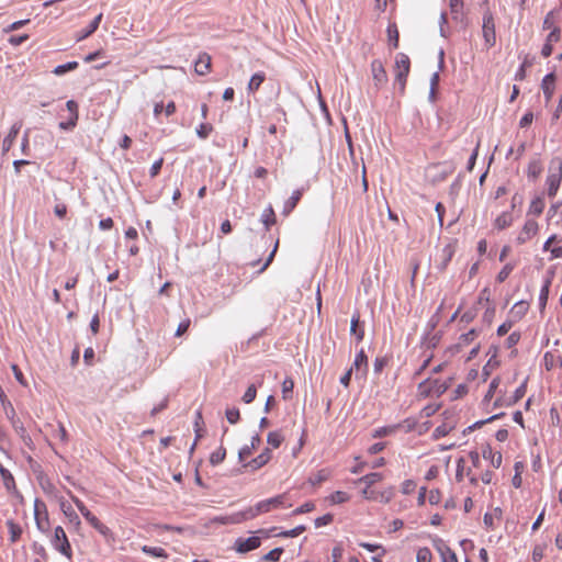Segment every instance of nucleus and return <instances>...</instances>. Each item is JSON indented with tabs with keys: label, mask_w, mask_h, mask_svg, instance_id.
I'll return each instance as SVG.
<instances>
[{
	"label": "nucleus",
	"mask_w": 562,
	"mask_h": 562,
	"mask_svg": "<svg viewBox=\"0 0 562 562\" xmlns=\"http://www.w3.org/2000/svg\"><path fill=\"white\" fill-rule=\"evenodd\" d=\"M285 494H280L274 497L263 499L258 502L255 506L248 507L245 509L246 517L249 519H252L257 517L260 514L269 513L273 509L284 507L285 506Z\"/></svg>",
	"instance_id": "obj_1"
},
{
	"label": "nucleus",
	"mask_w": 562,
	"mask_h": 562,
	"mask_svg": "<svg viewBox=\"0 0 562 562\" xmlns=\"http://www.w3.org/2000/svg\"><path fill=\"white\" fill-rule=\"evenodd\" d=\"M447 387L446 382L428 378L418 384L417 396L420 398L439 397L446 392Z\"/></svg>",
	"instance_id": "obj_2"
},
{
	"label": "nucleus",
	"mask_w": 562,
	"mask_h": 562,
	"mask_svg": "<svg viewBox=\"0 0 562 562\" xmlns=\"http://www.w3.org/2000/svg\"><path fill=\"white\" fill-rule=\"evenodd\" d=\"M53 548L63 554L68 560L72 558V550L68 537L61 526H57L54 529V535L50 540Z\"/></svg>",
	"instance_id": "obj_3"
},
{
	"label": "nucleus",
	"mask_w": 562,
	"mask_h": 562,
	"mask_svg": "<svg viewBox=\"0 0 562 562\" xmlns=\"http://www.w3.org/2000/svg\"><path fill=\"white\" fill-rule=\"evenodd\" d=\"M34 519L38 531L47 533L50 527L46 504L40 498L34 501Z\"/></svg>",
	"instance_id": "obj_4"
},
{
	"label": "nucleus",
	"mask_w": 562,
	"mask_h": 562,
	"mask_svg": "<svg viewBox=\"0 0 562 562\" xmlns=\"http://www.w3.org/2000/svg\"><path fill=\"white\" fill-rule=\"evenodd\" d=\"M482 34L484 43L487 48H491L496 43L495 22L492 12L486 11L483 14Z\"/></svg>",
	"instance_id": "obj_5"
},
{
	"label": "nucleus",
	"mask_w": 562,
	"mask_h": 562,
	"mask_svg": "<svg viewBox=\"0 0 562 562\" xmlns=\"http://www.w3.org/2000/svg\"><path fill=\"white\" fill-rule=\"evenodd\" d=\"M361 495L364 499L375 501L380 503H389L394 496V487L389 486L382 491H375L371 488H363Z\"/></svg>",
	"instance_id": "obj_6"
},
{
	"label": "nucleus",
	"mask_w": 562,
	"mask_h": 562,
	"mask_svg": "<svg viewBox=\"0 0 562 562\" xmlns=\"http://www.w3.org/2000/svg\"><path fill=\"white\" fill-rule=\"evenodd\" d=\"M396 74L395 79L400 82L401 87L404 88L406 77L409 72V58L405 54H397L395 58Z\"/></svg>",
	"instance_id": "obj_7"
},
{
	"label": "nucleus",
	"mask_w": 562,
	"mask_h": 562,
	"mask_svg": "<svg viewBox=\"0 0 562 562\" xmlns=\"http://www.w3.org/2000/svg\"><path fill=\"white\" fill-rule=\"evenodd\" d=\"M526 393V381H524L512 395L498 396L494 402V407L510 406L524 397Z\"/></svg>",
	"instance_id": "obj_8"
},
{
	"label": "nucleus",
	"mask_w": 562,
	"mask_h": 562,
	"mask_svg": "<svg viewBox=\"0 0 562 562\" xmlns=\"http://www.w3.org/2000/svg\"><path fill=\"white\" fill-rule=\"evenodd\" d=\"M371 76L374 86L379 89L387 82V75L381 60L374 59L371 63Z\"/></svg>",
	"instance_id": "obj_9"
},
{
	"label": "nucleus",
	"mask_w": 562,
	"mask_h": 562,
	"mask_svg": "<svg viewBox=\"0 0 562 562\" xmlns=\"http://www.w3.org/2000/svg\"><path fill=\"white\" fill-rule=\"evenodd\" d=\"M562 180V165L558 164V167L554 171L550 170V173L547 177L548 184V194L549 196H554L560 187Z\"/></svg>",
	"instance_id": "obj_10"
},
{
	"label": "nucleus",
	"mask_w": 562,
	"mask_h": 562,
	"mask_svg": "<svg viewBox=\"0 0 562 562\" xmlns=\"http://www.w3.org/2000/svg\"><path fill=\"white\" fill-rule=\"evenodd\" d=\"M66 108L69 111V120L59 123V128L70 131L77 125L78 121V104L74 100H69L66 103Z\"/></svg>",
	"instance_id": "obj_11"
},
{
	"label": "nucleus",
	"mask_w": 562,
	"mask_h": 562,
	"mask_svg": "<svg viewBox=\"0 0 562 562\" xmlns=\"http://www.w3.org/2000/svg\"><path fill=\"white\" fill-rule=\"evenodd\" d=\"M539 229L538 223L533 220H527L524 227L521 228L518 237V244H525L537 235Z\"/></svg>",
	"instance_id": "obj_12"
},
{
	"label": "nucleus",
	"mask_w": 562,
	"mask_h": 562,
	"mask_svg": "<svg viewBox=\"0 0 562 562\" xmlns=\"http://www.w3.org/2000/svg\"><path fill=\"white\" fill-rule=\"evenodd\" d=\"M261 541L259 537L252 536L249 538H238L235 541V549L237 552L246 553L259 548Z\"/></svg>",
	"instance_id": "obj_13"
},
{
	"label": "nucleus",
	"mask_w": 562,
	"mask_h": 562,
	"mask_svg": "<svg viewBox=\"0 0 562 562\" xmlns=\"http://www.w3.org/2000/svg\"><path fill=\"white\" fill-rule=\"evenodd\" d=\"M434 546L440 554L441 562H458L456 553L441 539H436Z\"/></svg>",
	"instance_id": "obj_14"
},
{
	"label": "nucleus",
	"mask_w": 562,
	"mask_h": 562,
	"mask_svg": "<svg viewBox=\"0 0 562 562\" xmlns=\"http://www.w3.org/2000/svg\"><path fill=\"white\" fill-rule=\"evenodd\" d=\"M246 520H248V517H246L245 509L237 512V513H233L231 515L218 516V517L213 518L214 522H217L221 525H237V524H241Z\"/></svg>",
	"instance_id": "obj_15"
},
{
	"label": "nucleus",
	"mask_w": 562,
	"mask_h": 562,
	"mask_svg": "<svg viewBox=\"0 0 562 562\" xmlns=\"http://www.w3.org/2000/svg\"><path fill=\"white\" fill-rule=\"evenodd\" d=\"M81 515L102 536L108 537L111 535L110 529L104 524H102L88 508L82 510Z\"/></svg>",
	"instance_id": "obj_16"
},
{
	"label": "nucleus",
	"mask_w": 562,
	"mask_h": 562,
	"mask_svg": "<svg viewBox=\"0 0 562 562\" xmlns=\"http://www.w3.org/2000/svg\"><path fill=\"white\" fill-rule=\"evenodd\" d=\"M21 127H22L21 122H16L11 126L9 134L4 137V139L2 142L1 149H2L3 154H7L12 148L13 143H14Z\"/></svg>",
	"instance_id": "obj_17"
},
{
	"label": "nucleus",
	"mask_w": 562,
	"mask_h": 562,
	"mask_svg": "<svg viewBox=\"0 0 562 562\" xmlns=\"http://www.w3.org/2000/svg\"><path fill=\"white\" fill-rule=\"evenodd\" d=\"M211 69V56L206 53L199 55L194 64V70L198 75H206Z\"/></svg>",
	"instance_id": "obj_18"
},
{
	"label": "nucleus",
	"mask_w": 562,
	"mask_h": 562,
	"mask_svg": "<svg viewBox=\"0 0 562 562\" xmlns=\"http://www.w3.org/2000/svg\"><path fill=\"white\" fill-rule=\"evenodd\" d=\"M554 83H555V77L553 74H548L542 79L541 88H542V91H543L547 102H549L553 95Z\"/></svg>",
	"instance_id": "obj_19"
},
{
	"label": "nucleus",
	"mask_w": 562,
	"mask_h": 562,
	"mask_svg": "<svg viewBox=\"0 0 562 562\" xmlns=\"http://www.w3.org/2000/svg\"><path fill=\"white\" fill-rule=\"evenodd\" d=\"M60 509L64 513V515L68 518L69 522L75 525L76 527H79L81 521L79 519V516L76 514L74 508L69 503H67L65 499H61L59 502Z\"/></svg>",
	"instance_id": "obj_20"
},
{
	"label": "nucleus",
	"mask_w": 562,
	"mask_h": 562,
	"mask_svg": "<svg viewBox=\"0 0 562 562\" xmlns=\"http://www.w3.org/2000/svg\"><path fill=\"white\" fill-rule=\"evenodd\" d=\"M271 459V452L269 449H265L259 456L248 462L245 467L251 468V470H258L269 462Z\"/></svg>",
	"instance_id": "obj_21"
},
{
	"label": "nucleus",
	"mask_w": 562,
	"mask_h": 562,
	"mask_svg": "<svg viewBox=\"0 0 562 562\" xmlns=\"http://www.w3.org/2000/svg\"><path fill=\"white\" fill-rule=\"evenodd\" d=\"M261 442L260 436L257 434L251 437L250 445H246L240 448L238 457L240 460L247 459L251 456L252 451L259 447Z\"/></svg>",
	"instance_id": "obj_22"
},
{
	"label": "nucleus",
	"mask_w": 562,
	"mask_h": 562,
	"mask_svg": "<svg viewBox=\"0 0 562 562\" xmlns=\"http://www.w3.org/2000/svg\"><path fill=\"white\" fill-rule=\"evenodd\" d=\"M513 221L512 212L505 211L494 220L493 226L498 231H503L509 227L513 224Z\"/></svg>",
	"instance_id": "obj_23"
},
{
	"label": "nucleus",
	"mask_w": 562,
	"mask_h": 562,
	"mask_svg": "<svg viewBox=\"0 0 562 562\" xmlns=\"http://www.w3.org/2000/svg\"><path fill=\"white\" fill-rule=\"evenodd\" d=\"M303 191L297 189L292 192V195L284 202L283 205V214L289 215L299 203L300 199L302 198Z\"/></svg>",
	"instance_id": "obj_24"
},
{
	"label": "nucleus",
	"mask_w": 562,
	"mask_h": 562,
	"mask_svg": "<svg viewBox=\"0 0 562 562\" xmlns=\"http://www.w3.org/2000/svg\"><path fill=\"white\" fill-rule=\"evenodd\" d=\"M383 480L382 473L372 472L361 476L357 483H361L364 485V488H371L374 484L381 482Z\"/></svg>",
	"instance_id": "obj_25"
},
{
	"label": "nucleus",
	"mask_w": 562,
	"mask_h": 562,
	"mask_svg": "<svg viewBox=\"0 0 562 562\" xmlns=\"http://www.w3.org/2000/svg\"><path fill=\"white\" fill-rule=\"evenodd\" d=\"M552 279L550 277L546 278L543 281V284L541 286L540 293H539V307L541 311L546 308L548 297H549V291L551 286Z\"/></svg>",
	"instance_id": "obj_26"
},
{
	"label": "nucleus",
	"mask_w": 562,
	"mask_h": 562,
	"mask_svg": "<svg viewBox=\"0 0 562 562\" xmlns=\"http://www.w3.org/2000/svg\"><path fill=\"white\" fill-rule=\"evenodd\" d=\"M265 79H266L265 72L259 71V72L254 74L248 82V86H247L248 93H255L259 89L261 83L265 81Z\"/></svg>",
	"instance_id": "obj_27"
},
{
	"label": "nucleus",
	"mask_w": 562,
	"mask_h": 562,
	"mask_svg": "<svg viewBox=\"0 0 562 562\" xmlns=\"http://www.w3.org/2000/svg\"><path fill=\"white\" fill-rule=\"evenodd\" d=\"M7 527L10 535V541L12 543L16 542L22 535V528L19 524L14 522L12 519L7 520Z\"/></svg>",
	"instance_id": "obj_28"
},
{
	"label": "nucleus",
	"mask_w": 562,
	"mask_h": 562,
	"mask_svg": "<svg viewBox=\"0 0 562 562\" xmlns=\"http://www.w3.org/2000/svg\"><path fill=\"white\" fill-rule=\"evenodd\" d=\"M360 322V316L358 313H355L350 321V331L352 335H356L357 341H361L364 337V330L358 328Z\"/></svg>",
	"instance_id": "obj_29"
},
{
	"label": "nucleus",
	"mask_w": 562,
	"mask_h": 562,
	"mask_svg": "<svg viewBox=\"0 0 562 562\" xmlns=\"http://www.w3.org/2000/svg\"><path fill=\"white\" fill-rule=\"evenodd\" d=\"M12 427L13 429L15 430V432L20 436V438L24 441V442H29L31 441V438L30 436L27 435V431L23 425V423L19 419V418H13L12 417Z\"/></svg>",
	"instance_id": "obj_30"
},
{
	"label": "nucleus",
	"mask_w": 562,
	"mask_h": 562,
	"mask_svg": "<svg viewBox=\"0 0 562 562\" xmlns=\"http://www.w3.org/2000/svg\"><path fill=\"white\" fill-rule=\"evenodd\" d=\"M261 222L263 223L267 229H269L270 226L276 223V214L272 206H268L267 209L263 210L261 214Z\"/></svg>",
	"instance_id": "obj_31"
},
{
	"label": "nucleus",
	"mask_w": 562,
	"mask_h": 562,
	"mask_svg": "<svg viewBox=\"0 0 562 562\" xmlns=\"http://www.w3.org/2000/svg\"><path fill=\"white\" fill-rule=\"evenodd\" d=\"M142 551L145 554L151 555L154 558H165L166 559L168 557L167 552L160 547L143 546Z\"/></svg>",
	"instance_id": "obj_32"
},
{
	"label": "nucleus",
	"mask_w": 562,
	"mask_h": 562,
	"mask_svg": "<svg viewBox=\"0 0 562 562\" xmlns=\"http://www.w3.org/2000/svg\"><path fill=\"white\" fill-rule=\"evenodd\" d=\"M77 68H78V63L77 61H68L66 64L56 66L54 68V70H53V74H55L56 76H63L66 72L72 71V70H75Z\"/></svg>",
	"instance_id": "obj_33"
},
{
	"label": "nucleus",
	"mask_w": 562,
	"mask_h": 562,
	"mask_svg": "<svg viewBox=\"0 0 562 562\" xmlns=\"http://www.w3.org/2000/svg\"><path fill=\"white\" fill-rule=\"evenodd\" d=\"M544 209V201L542 198H535L529 205V213L535 215H540Z\"/></svg>",
	"instance_id": "obj_34"
},
{
	"label": "nucleus",
	"mask_w": 562,
	"mask_h": 562,
	"mask_svg": "<svg viewBox=\"0 0 562 562\" xmlns=\"http://www.w3.org/2000/svg\"><path fill=\"white\" fill-rule=\"evenodd\" d=\"M463 0H450V11L454 20L462 16Z\"/></svg>",
	"instance_id": "obj_35"
},
{
	"label": "nucleus",
	"mask_w": 562,
	"mask_h": 562,
	"mask_svg": "<svg viewBox=\"0 0 562 562\" xmlns=\"http://www.w3.org/2000/svg\"><path fill=\"white\" fill-rule=\"evenodd\" d=\"M542 171L540 161L531 160L528 165L527 175L529 178L536 179Z\"/></svg>",
	"instance_id": "obj_36"
},
{
	"label": "nucleus",
	"mask_w": 562,
	"mask_h": 562,
	"mask_svg": "<svg viewBox=\"0 0 562 562\" xmlns=\"http://www.w3.org/2000/svg\"><path fill=\"white\" fill-rule=\"evenodd\" d=\"M226 457V450L223 447L217 448L215 451H213L210 456V462L213 465H217L221 462L224 461Z\"/></svg>",
	"instance_id": "obj_37"
},
{
	"label": "nucleus",
	"mask_w": 562,
	"mask_h": 562,
	"mask_svg": "<svg viewBox=\"0 0 562 562\" xmlns=\"http://www.w3.org/2000/svg\"><path fill=\"white\" fill-rule=\"evenodd\" d=\"M476 336H477V331L475 329H471L468 333L462 334L459 337L458 345L460 347H465V346L470 345L476 338Z\"/></svg>",
	"instance_id": "obj_38"
},
{
	"label": "nucleus",
	"mask_w": 562,
	"mask_h": 562,
	"mask_svg": "<svg viewBox=\"0 0 562 562\" xmlns=\"http://www.w3.org/2000/svg\"><path fill=\"white\" fill-rule=\"evenodd\" d=\"M452 428H453L452 424L445 423V424L436 427V429L432 432V437L435 439L442 438V437L447 436L452 430Z\"/></svg>",
	"instance_id": "obj_39"
},
{
	"label": "nucleus",
	"mask_w": 562,
	"mask_h": 562,
	"mask_svg": "<svg viewBox=\"0 0 562 562\" xmlns=\"http://www.w3.org/2000/svg\"><path fill=\"white\" fill-rule=\"evenodd\" d=\"M499 386V378H494L491 383H490V386H488V390L484 396V403H490V401L494 397V395L496 394V391Z\"/></svg>",
	"instance_id": "obj_40"
},
{
	"label": "nucleus",
	"mask_w": 562,
	"mask_h": 562,
	"mask_svg": "<svg viewBox=\"0 0 562 562\" xmlns=\"http://www.w3.org/2000/svg\"><path fill=\"white\" fill-rule=\"evenodd\" d=\"M328 499L331 504H342L348 502L350 496L346 492L336 491L328 497Z\"/></svg>",
	"instance_id": "obj_41"
},
{
	"label": "nucleus",
	"mask_w": 562,
	"mask_h": 562,
	"mask_svg": "<svg viewBox=\"0 0 562 562\" xmlns=\"http://www.w3.org/2000/svg\"><path fill=\"white\" fill-rule=\"evenodd\" d=\"M203 417H202V413L201 411H196L195 412V419H194V432H195V438L196 439H200L202 438L203 436Z\"/></svg>",
	"instance_id": "obj_42"
},
{
	"label": "nucleus",
	"mask_w": 562,
	"mask_h": 562,
	"mask_svg": "<svg viewBox=\"0 0 562 562\" xmlns=\"http://www.w3.org/2000/svg\"><path fill=\"white\" fill-rule=\"evenodd\" d=\"M514 268H515V263H512V262L506 263L496 277L497 282H499V283L504 282L509 277V274L512 273Z\"/></svg>",
	"instance_id": "obj_43"
},
{
	"label": "nucleus",
	"mask_w": 562,
	"mask_h": 562,
	"mask_svg": "<svg viewBox=\"0 0 562 562\" xmlns=\"http://www.w3.org/2000/svg\"><path fill=\"white\" fill-rule=\"evenodd\" d=\"M283 553L282 548H276L271 551H269L267 554L262 557V561L265 562H277L280 560L281 554Z\"/></svg>",
	"instance_id": "obj_44"
},
{
	"label": "nucleus",
	"mask_w": 562,
	"mask_h": 562,
	"mask_svg": "<svg viewBox=\"0 0 562 562\" xmlns=\"http://www.w3.org/2000/svg\"><path fill=\"white\" fill-rule=\"evenodd\" d=\"M267 441L270 446H272L273 448H279L280 445L282 443L283 441V437L280 432L278 431H271L268 434V437H267Z\"/></svg>",
	"instance_id": "obj_45"
},
{
	"label": "nucleus",
	"mask_w": 562,
	"mask_h": 562,
	"mask_svg": "<svg viewBox=\"0 0 562 562\" xmlns=\"http://www.w3.org/2000/svg\"><path fill=\"white\" fill-rule=\"evenodd\" d=\"M367 363H368L367 356H366L363 349H361L356 355V358H355V361H353V367L356 368L357 372H359L361 367L367 368Z\"/></svg>",
	"instance_id": "obj_46"
},
{
	"label": "nucleus",
	"mask_w": 562,
	"mask_h": 562,
	"mask_svg": "<svg viewBox=\"0 0 562 562\" xmlns=\"http://www.w3.org/2000/svg\"><path fill=\"white\" fill-rule=\"evenodd\" d=\"M305 530H306V527L304 525H300L293 529L280 532L279 536L284 537V538H294V537H297L301 533H303Z\"/></svg>",
	"instance_id": "obj_47"
},
{
	"label": "nucleus",
	"mask_w": 562,
	"mask_h": 562,
	"mask_svg": "<svg viewBox=\"0 0 562 562\" xmlns=\"http://www.w3.org/2000/svg\"><path fill=\"white\" fill-rule=\"evenodd\" d=\"M213 131V127L211 124L209 123H201L198 127H196V135L202 138V139H205L209 137V135L211 134V132Z\"/></svg>",
	"instance_id": "obj_48"
},
{
	"label": "nucleus",
	"mask_w": 562,
	"mask_h": 562,
	"mask_svg": "<svg viewBox=\"0 0 562 562\" xmlns=\"http://www.w3.org/2000/svg\"><path fill=\"white\" fill-rule=\"evenodd\" d=\"M387 35L389 42L392 44L393 48H396L398 46V31L394 24L389 25Z\"/></svg>",
	"instance_id": "obj_49"
},
{
	"label": "nucleus",
	"mask_w": 562,
	"mask_h": 562,
	"mask_svg": "<svg viewBox=\"0 0 562 562\" xmlns=\"http://www.w3.org/2000/svg\"><path fill=\"white\" fill-rule=\"evenodd\" d=\"M546 546L536 544L532 549L531 558L533 562H540L544 557Z\"/></svg>",
	"instance_id": "obj_50"
},
{
	"label": "nucleus",
	"mask_w": 562,
	"mask_h": 562,
	"mask_svg": "<svg viewBox=\"0 0 562 562\" xmlns=\"http://www.w3.org/2000/svg\"><path fill=\"white\" fill-rule=\"evenodd\" d=\"M294 387V382L292 379L286 378L282 382V396L284 400L289 398Z\"/></svg>",
	"instance_id": "obj_51"
},
{
	"label": "nucleus",
	"mask_w": 562,
	"mask_h": 562,
	"mask_svg": "<svg viewBox=\"0 0 562 562\" xmlns=\"http://www.w3.org/2000/svg\"><path fill=\"white\" fill-rule=\"evenodd\" d=\"M432 554L428 548H420L417 551L416 560L417 562H431Z\"/></svg>",
	"instance_id": "obj_52"
},
{
	"label": "nucleus",
	"mask_w": 562,
	"mask_h": 562,
	"mask_svg": "<svg viewBox=\"0 0 562 562\" xmlns=\"http://www.w3.org/2000/svg\"><path fill=\"white\" fill-rule=\"evenodd\" d=\"M256 395H257L256 385L255 384L249 385L243 395L244 403H246V404L251 403L256 398Z\"/></svg>",
	"instance_id": "obj_53"
},
{
	"label": "nucleus",
	"mask_w": 562,
	"mask_h": 562,
	"mask_svg": "<svg viewBox=\"0 0 562 562\" xmlns=\"http://www.w3.org/2000/svg\"><path fill=\"white\" fill-rule=\"evenodd\" d=\"M314 509H315V504L313 502H306L303 505H301L300 507L295 508L292 512V515L293 516L301 515V514L310 513Z\"/></svg>",
	"instance_id": "obj_54"
},
{
	"label": "nucleus",
	"mask_w": 562,
	"mask_h": 562,
	"mask_svg": "<svg viewBox=\"0 0 562 562\" xmlns=\"http://www.w3.org/2000/svg\"><path fill=\"white\" fill-rule=\"evenodd\" d=\"M395 429H396V426L380 427L374 430L373 437L381 438V437L389 436V435L393 434L395 431Z\"/></svg>",
	"instance_id": "obj_55"
},
{
	"label": "nucleus",
	"mask_w": 562,
	"mask_h": 562,
	"mask_svg": "<svg viewBox=\"0 0 562 562\" xmlns=\"http://www.w3.org/2000/svg\"><path fill=\"white\" fill-rule=\"evenodd\" d=\"M334 519V516L331 514H326L324 516L317 517L314 520V525L316 528H321L323 526L329 525Z\"/></svg>",
	"instance_id": "obj_56"
},
{
	"label": "nucleus",
	"mask_w": 562,
	"mask_h": 562,
	"mask_svg": "<svg viewBox=\"0 0 562 562\" xmlns=\"http://www.w3.org/2000/svg\"><path fill=\"white\" fill-rule=\"evenodd\" d=\"M98 29L92 25L91 23L83 30H81L80 32H78L77 34V41H82L85 38H87L88 36H90L92 33H94Z\"/></svg>",
	"instance_id": "obj_57"
},
{
	"label": "nucleus",
	"mask_w": 562,
	"mask_h": 562,
	"mask_svg": "<svg viewBox=\"0 0 562 562\" xmlns=\"http://www.w3.org/2000/svg\"><path fill=\"white\" fill-rule=\"evenodd\" d=\"M553 27H558V26L555 25L553 11H550L549 13H547V15L543 20V29L552 31Z\"/></svg>",
	"instance_id": "obj_58"
},
{
	"label": "nucleus",
	"mask_w": 562,
	"mask_h": 562,
	"mask_svg": "<svg viewBox=\"0 0 562 562\" xmlns=\"http://www.w3.org/2000/svg\"><path fill=\"white\" fill-rule=\"evenodd\" d=\"M239 411L235 407L226 409V418L231 424H236L239 420Z\"/></svg>",
	"instance_id": "obj_59"
},
{
	"label": "nucleus",
	"mask_w": 562,
	"mask_h": 562,
	"mask_svg": "<svg viewBox=\"0 0 562 562\" xmlns=\"http://www.w3.org/2000/svg\"><path fill=\"white\" fill-rule=\"evenodd\" d=\"M561 37V31L560 27H553V30L549 33L547 36V43L553 45V43H557L560 41Z\"/></svg>",
	"instance_id": "obj_60"
},
{
	"label": "nucleus",
	"mask_w": 562,
	"mask_h": 562,
	"mask_svg": "<svg viewBox=\"0 0 562 562\" xmlns=\"http://www.w3.org/2000/svg\"><path fill=\"white\" fill-rule=\"evenodd\" d=\"M402 493L403 494H411L415 491L416 488V483L413 481V480H405L403 483H402Z\"/></svg>",
	"instance_id": "obj_61"
},
{
	"label": "nucleus",
	"mask_w": 562,
	"mask_h": 562,
	"mask_svg": "<svg viewBox=\"0 0 562 562\" xmlns=\"http://www.w3.org/2000/svg\"><path fill=\"white\" fill-rule=\"evenodd\" d=\"M532 121H533L532 112H527L520 119L519 126L522 127V128L527 127V126H529L532 123Z\"/></svg>",
	"instance_id": "obj_62"
},
{
	"label": "nucleus",
	"mask_w": 562,
	"mask_h": 562,
	"mask_svg": "<svg viewBox=\"0 0 562 562\" xmlns=\"http://www.w3.org/2000/svg\"><path fill=\"white\" fill-rule=\"evenodd\" d=\"M440 492L438 490H431L427 496L428 502L431 505H437L440 502Z\"/></svg>",
	"instance_id": "obj_63"
},
{
	"label": "nucleus",
	"mask_w": 562,
	"mask_h": 562,
	"mask_svg": "<svg viewBox=\"0 0 562 562\" xmlns=\"http://www.w3.org/2000/svg\"><path fill=\"white\" fill-rule=\"evenodd\" d=\"M54 213L59 218H64L67 214V206L64 203H58L54 207Z\"/></svg>",
	"instance_id": "obj_64"
}]
</instances>
